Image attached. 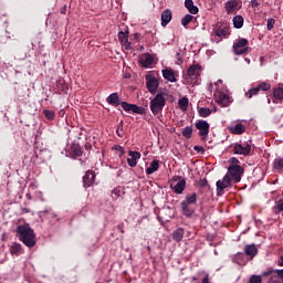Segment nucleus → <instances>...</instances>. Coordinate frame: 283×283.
<instances>
[{
  "label": "nucleus",
  "mask_w": 283,
  "mask_h": 283,
  "mask_svg": "<svg viewBox=\"0 0 283 283\" xmlns=\"http://www.w3.org/2000/svg\"><path fill=\"white\" fill-rule=\"evenodd\" d=\"M191 134H193V127L187 126L182 129L184 138H191Z\"/></svg>",
  "instance_id": "obj_36"
},
{
  "label": "nucleus",
  "mask_w": 283,
  "mask_h": 283,
  "mask_svg": "<svg viewBox=\"0 0 283 283\" xmlns=\"http://www.w3.org/2000/svg\"><path fill=\"white\" fill-rule=\"evenodd\" d=\"M232 23L237 30H240L244 25V18L242 15H235L232 19Z\"/></svg>",
  "instance_id": "obj_28"
},
{
  "label": "nucleus",
  "mask_w": 283,
  "mask_h": 283,
  "mask_svg": "<svg viewBox=\"0 0 283 283\" xmlns=\"http://www.w3.org/2000/svg\"><path fill=\"white\" fill-rule=\"evenodd\" d=\"M129 158H127V164L129 167H136L138 160H140V153L130 150L128 153Z\"/></svg>",
  "instance_id": "obj_15"
},
{
  "label": "nucleus",
  "mask_w": 283,
  "mask_h": 283,
  "mask_svg": "<svg viewBox=\"0 0 283 283\" xmlns=\"http://www.w3.org/2000/svg\"><path fill=\"white\" fill-rule=\"evenodd\" d=\"M163 76L166 81H169V83H176V73L171 69H165L163 70Z\"/></svg>",
  "instance_id": "obj_21"
},
{
  "label": "nucleus",
  "mask_w": 283,
  "mask_h": 283,
  "mask_svg": "<svg viewBox=\"0 0 283 283\" xmlns=\"http://www.w3.org/2000/svg\"><path fill=\"white\" fill-rule=\"evenodd\" d=\"M10 253H11V255H19V253H21V244H19V243L11 244Z\"/></svg>",
  "instance_id": "obj_31"
},
{
  "label": "nucleus",
  "mask_w": 283,
  "mask_h": 283,
  "mask_svg": "<svg viewBox=\"0 0 283 283\" xmlns=\"http://www.w3.org/2000/svg\"><path fill=\"white\" fill-rule=\"evenodd\" d=\"M46 218H56V213L46 211Z\"/></svg>",
  "instance_id": "obj_57"
},
{
  "label": "nucleus",
  "mask_w": 283,
  "mask_h": 283,
  "mask_svg": "<svg viewBox=\"0 0 283 283\" xmlns=\"http://www.w3.org/2000/svg\"><path fill=\"white\" fill-rule=\"evenodd\" d=\"M181 211L186 216V218H191V216L196 213V210H193L190 205L184 202H181Z\"/></svg>",
  "instance_id": "obj_24"
},
{
  "label": "nucleus",
  "mask_w": 283,
  "mask_h": 283,
  "mask_svg": "<svg viewBox=\"0 0 283 283\" xmlns=\"http://www.w3.org/2000/svg\"><path fill=\"white\" fill-rule=\"evenodd\" d=\"M193 149L195 151H198V154H205V147L202 146H195Z\"/></svg>",
  "instance_id": "obj_53"
},
{
  "label": "nucleus",
  "mask_w": 283,
  "mask_h": 283,
  "mask_svg": "<svg viewBox=\"0 0 283 283\" xmlns=\"http://www.w3.org/2000/svg\"><path fill=\"white\" fill-rule=\"evenodd\" d=\"M268 104L271 105V98H268Z\"/></svg>",
  "instance_id": "obj_63"
},
{
  "label": "nucleus",
  "mask_w": 283,
  "mask_h": 283,
  "mask_svg": "<svg viewBox=\"0 0 283 283\" xmlns=\"http://www.w3.org/2000/svg\"><path fill=\"white\" fill-rule=\"evenodd\" d=\"M115 149L117 150V156L123 157V154H125V149L123 146H115Z\"/></svg>",
  "instance_id": "obj_47"
},
{
  "label": "nucleus",
  "mask_w": 283,
  "mask_h": 283,
  "mask_svg": "<svg viewBox=\"0 0 283 283\" xmlns=\"http://www.w3.org/2000/svg\"><path fill=\"white\" fill-rule=\"evenodd\" d=\"M65 114V111H63V109H61L60 112H59V115L60 116H63Z\"/></svg>",
  "instance_id": "obj_60"
},
{
  "label": "nucleus",
  "mask_w": 283,
  "mask_h": 283,
  "mask_svg": "<svg viewBox=\"0 0 283 283\" xmlns=\"http://www.w3.org/2000/svg\"><path fill=\"white\" fill-rule=\"evenodd\" d=\"M229 187H231V176L226 175L217 181V196H223L224 189H229Z\"/></svg>",
  "instance_id": "obj_7"
},
{
  "label": "nucleus",
  "mask_w": 283,
  "mask_h": 283,
  "mask_svg": "<svg viewBox=\"0 0 283 283\" xmlns=\"http://www.w3.org/2000/svg\"><path fill=\"white\" fill-rule=\"evenodd\" d=\"M117 134H118V136H120V130L117 129Z\"/></svg>",
  "instance_id": "obj_64"
},
{
  "label": "nucleus",
  "mask_w": 283,
  "mask_h": 283,
  "mask_svg": "<svg viewBox=\"0 0 283 283\" xmlns=\"http://www.w3.org/2000/svg\"><path fill=\"white\" fill-rule=\"evenodd\" d=\"M15 232L19 235L20 242L30 249L36 244V234L30 226H18Z\"/></svg>",
  "instance_id": "obj_1"
},
{
  "label": "nucleus",
  "mask_w": 283,
  "mask_h": 283,
  "mask_svg": "<svg viewBox=\"0 0 283 283\" xmlns=\"http://www.w3.org/2000/svg\"><path fill=\"white\" fill-rule=\"evenodd\" d=\"M229 132L230 134L240 136L247 132V126H244L242 123H237L235 125L229 127Z\"/></svg>",
  "instance_id": "obj_16"
},
{
  "label": "nucleus",
  "mask_w": 283,
  "mask_h": 283,
  "mask_svg": "<svg viewBox=\"0 0 283 283\" xmlns=\"http://www.w3.org/2000/svg\"><path fill=\"white\" fill-rule=\"evenodd\" d=\"M230 167H240V160L235 157L230 158Z\"/></svg>",
  "instance_id": "obj_43"
},
{
  "label": "nucleus",
  "mask_w": 283,
  "mask_h": 283,
  "mask_svg": "<svg viewBox=\"0 0 283 283\" xmlns=\"http://www.w3.org/2000/svg\"><path fill=\"white\" fill-rule=\"evenodd\" d=\"M193 21V15L191 14H186L182 19H181V25H184V28H187V25H189V23H191Z\"/></svg>",
  "instance_id": "obj_35"
},
{
  "label": "nucleus",
  "mask_w": 283,
  "mask_h": 283,
  "mask_svg": "<svg viewBox=\"0 0 283 283\" xmlns=\"http://www.w3.org/2000/svg\"><path fill=\"white\" fill-rule=\"evenodd\" d=\"M268 283H280V279H277V275L272 274Z\"/></svg>",
  "instance_id": "obj_49"
},
{
  "label": "nucleus",
  "mask_w": 283,
  "mask_h": 283,
  "mask_svg": "<svg viewBox=\"0 0 283 283\" xmlns=\"http://www.w3.org/2000/svg\"><path fill=\"white\" fill-rule=\"evenodd\" d=\"M188 12H190V14H198L199 9L197 6L192 4V7L188 9Z\"/></svg>",
  "instance_id": "obj_50"
},
{
  "label": "nucleus",
  "mask_w": 283,
  "mask_h": 283,
  "mask_svg": "<svg viewBox=\"0 0 283 283\" xmlns=\"http://www.w3.org/2000/svg\"><path fill=\"white\" fill-rule=\"evenodd\" d=\"M244 254L249 258V260H253V258H255V255H258V247L253 243L245 245Z\"/></svg>",
  "instance_id": "obj_17"
},
{
  "label": "nucleus",
  "mask_w": 283,
  "mask_h": 283,
  "mask_svg": "<svg viewBox=\"0 0 283 283\" xmlns=\"http://www.w3.org/2000/svg\"><path fill=\"white\" fill-rule=\"evenodd\" d=\"M260 94V88L258 86L252 87L249 90V92L245 93V96L248 98H253V96H258Z\"/></svg>",
  "instance_id": "obj_32"
},
{
  "label": "nucleus",
  "mask_w": 283,
  "mask_h": 283,
  "mask_svg": "<svg viewBox=\"0 0 283 283\" xmlns=\"http://www.w3.org/2000/svg\"><path fill=\"white\" fill-rule=\"evenodd\" d=\"M120 106L124 109V112H133V114H145V107L138 106L136 104H129L127 102H122Z\"/></svg>",
  "instance_id": "obj_11"
},
{
  "label": "nucleus",
  "mask_w": 283,
  "mask_h": 283,
  "mask_svg": "<svg viewBox=\"0 0 283 283\" xmlns=\"http://www.w3.org/2000/svg\"><path fill=\"white\" fill-rule=\"evenodd\" d=\"M182 63H184L182 54L177 53V54H176V64H177V65H182Z\"/></svg>",
  "instance_id": "obj_46"
},
{
  "label": "nucleus",
  "mask_w": 283,
  "mask_h": 283,
  "mask_svg": "<svg viewBox=\"0 0 283 283\" xmlns=\"http://www.w3.org/2000/svg\"><path fill=\"white\" fill-rule=\"evenodd\" d=\"M62 85V88H60L62 92H65L67 90V85H65V80H60L57 82V87Z\"/></svg>",
  "instance_id": "obj_45"
},
{
  "label": "nucleus",
  "mask_w": 283,
  "mask_h": 283,
  "mask_svg": "<svg viewBox=\"0 0 283 283\" xmlns=\"http://www.w3.org/2000/svg\"><path fill=\"white\" fill-rule=\"evenodd\" d=\"M117 36L123 50H132V42H129V31H119Z\"/></svg>",
  "instance_id": "obj_12"
},
{
  "label": "nucleus",
  "mask_w": 283,
  "mask_h": 283,
  "mask_svg": "<svg viewBox=\"0 0 283 283\" xmlns=\"http://www.w3.org/2000/svg\"><path fill=\"white\" fill-rule=\"evenodd\" d=\"M185 7L187 10H189L191 7H193V0H185Z\"/></svg>",
  "instance_id": "obj_52"
},
{
  "label": "nucleus",
  "mask_w": 283,
  "mask_h": 283,
  "mask_svg": "<svg viewBox=\"0 0 283 283\" xmlns=\"http://www.w3.org/2000/svg\"><path fill=\"white\" fill-rule=\"evenodd\" d=\"M272 95L276 101H283V87H274Z\"/></svg>",
  "instance_id": "obj_29"
},
{
  "label": "nucleus",
  "mask_w": 283,
  "mask_h": 283,
  "mask_svg": "<svg viewBox=\"0 0 283 283\" xmlns=\"http://www.w3.org/2000/svg\"><path fill=\"white\" fill-rule=\"evenodd\" d=\"M170 187L172 189V191H175V193H182V191H185V188L187 187V180H185L184 178L177 176L174 177L170 180Z\"/></svg>",
  "instance_id": "obj_5"
},
{
  "label": "nucleus",
  "mask_w": 283,
  "mask_h": 283,
  "mask_svg": "<svg viewBox=\"0 0 283 283\" xmlns=\"http://www.w3.org/2000/svg\"><path fill=\"white\" fill-rule=\"evenodd\" d=\"M74 155L78 158V157L83 156V151H81L78 148H76L74 150Z\"/></svg>",
  "instance_id": "obj_56"
},
{
  "label": "nucleus",
  "mask_w": 283,
  "mask_h": 283,
  "mask_svg": "<svg viewBox=\"0 0 283 283\" xmlns=\"http://www.w3.org/2000/svg\"><path fill=\"white\" fill-rule=\"evenodd\" d=\"M266 28L269 31H271L273 28H275V19H273V18L268 19Z\"/></svg>",
  "instance_id": "obj_44"
},
{
  "label": "nucleus",
  "mask_w": 283,
  "mask_h": 283,
  "mask_svg": "<svg viewBox=\"0 0 283 283\" xmlns=\"http://www.w3.org/2000/svg\"><path fill=\"white\" fill-rule=\"evenodd\" d=\"M228 171L231 180L240 182L242 180V174H244V168L242 166H229Z\"/></svg>",
  "instance_id": "obj_8"
},
{
  "label": "nucleus",
  "mask_w": 283,
  "mask_h": 283,
  "mask_svg": "<svg viewBox=\"0 0 283 283\" xmlns=\"http://www.w3.org/2000/svg\"><path fill=\"white\" fill-rule=\"evenodd\" d=\"M165 105H167V98L165 97V94L158 93L150 101V111L153 112L154 116H158V114L165 109Z\"/></svg>",
  "instance_id": "obj_3"
},
{
  "label": "nucleus",
  "mask_w": 283,
  "mask_h": 283,
  "mask_svg": "<svg viewBox=\"0 0 283 283\" xmlns=\"http://www.w3.org/2000/svg\"><path fill=\"white\" fill-rule=\"evenodd\" d=\"M158 80L153 75H146V87L150 94L158 92Z\"/></svg>",
  "instance_id": "obj_13"
},
{
  "label": "nucleus",
  "mask_w": 283,
  "mask_h": 283,
  "mask_svg": "<svg viewBox=\"0 0 283 283\" xmlns=\"http://www.w3.org/2000/svg\"><path fill=\"white\" fill-rule=\"evenodd\" d=\"M179 108L181 112H187V107H189V98L182 97L178 101Z\"/></svg>",
  "instance_id": "obj_30"
},
{
  "label": "nucleus",
  "mask_w": 283,
  "mask_h": 283,
  "mask_svg": "<svg viewBox=\"0 0 283 283\" xmlns=\"http://www.w3.org/2000/svg\"><path fill=\"white\" fill-rule=\"evenodd\" d=\"M274 275H276L277 280H282L283 283V269L282 270H274Z\"/></svg>",
  "instance_id": "obj_48"
},
{
  "label": "nucleus",
  "mask_w": 283,
  "mask_h": 283,
  "mask_svg": "<svg viewBox=\"0 0 283 283\" xmlns=\"http://www.w3.org/2000/svg\"><path fill=\"white\" fill-rule=\"evenodd\" d=\"M275 209V213H281V211H283V201L279 200L274 207Z\"/></svg>",
  "instance_id": "obj_42"
},
{
  "label": "nucleus",
  "mask_w": 283,
  "mask_h": 283,
  "mask_svg": "<svg viewBox=\"0 0 283 283\" xmlns=\"http://www.w3.org/2000/svg\"><path fill=\"white\" fill-rule=\"evenodd\" d=\"M199 116H201V118H207V116H211V111L207 107H201L199 109Z\"/></svg>",
  "instance_id": "obj_37"
},
{
  "label": "nucleus",
  "mask_w": 283,
  "mask_h": 283,
  "mask_svg": "<svg viewBox=\"0 0 283 283\" xmlns=\"http://www.w3.org/2000/svg\"><path fill=\"white\" fill-rule=\"evenodd\" d=\"M256 87L259 88V92H269V90H271V83L262 82Z\"/></svg>",
  "instance_id": "obj_34"
},
{
  "label": "nucleus",
  "mask_w": 283,
  "mask_h": 283,
  "mask_svg": "<svg viewBox=\"0 0 283 283\" xmlns=\"http://www.w3.org/2000/svg\"><path fill=\"white\" fill-rule=\"evenodd\" d=\"M275 273V270H268L262 272L263 277H269V275H273Z\"/></svg>",
  "instance_id": "obj_51"
},
{
  "label": "nucleus",
  "mask_w": 283,
  "mask_h": 283,
  "mask_svg": "<svg viewBox=\"0 0 283 283\" xmlns=\"http://www.w3.org/2000/svg\"><path fill=\"white\" fill-rule=\"evenodd\" d=\"M182 238H185V229L177 228L172 232V240H175V242H182Z\"/></svg>",
  "instance_id": "obj_23"
},
{
  "label": "nucleus",
  "mask_w": 283,
  "mask_h": 283,
  "mask_svg": "<svg viewBox=\"0 0 283 283\" xmlns=\"http://www.w3.org/2000/svg\"><path fill=\"white\" fill-rule=\"evenodd\" d=\"M209 92H214L217 103L222 107L229 105V94H227V88L222 85V80H218L214 84H209Z\"/></svg>",
  "instance_id": "obj_2"
},
{
  "label": "nucleus",
  "mask_w": 283,
  "mask_h": 283,
  "mask_svg": "<svg viewBox=\"0 0 283 283\" xmlns=\"http://www.w3.org/2000/svg\"><path fill=\"white\" fill-rule=\"evenodd\" d=\"M43 114L48 120H54V116H55L54 111L44 109Z\"/></svg>",
  "instance_id": "obj_38"
},
{
  "label": "nucleus",
  "mask_w": 283,
  "mask_h": 283,
  "mask_svg": "<svg viewBox=\"0 0 283 283\" xmlns=\"http://www.w3.org/2000/svg\"><path fill=\"white\" fill-rule=\"evenodd\" d=\"M279 266H283V255L280 258V260L277 261Z\"/></svg>",
  "instance_id": "obj_59"
},
{
  "label": "nucleus",
  "mask_w": 283,
  "mask_h": 283,
  "mask_svg": "<svg viewBox=\"0 0 283 283\" xmlns=\"http://www.w3.org/2000/svg\"><path fill=\"white\" fill-rule=\"evenodd\" d=\"M106 103H108V105H113L114 107H118V105H120L123 102H120L118 93H113L106 98Z\"/></svg>",
  "instance_id": "obj_19"
},
{
  "label": "nucleus",
  "mask_w": 283,
  "mask_h": 283,
  "mask_svg": "<svg viewBox=\"0 0 283 283\" xmlns=\"http://www.w3.org/2000/svg\"><path fill=\"white\" fill-rule=\"evenodd\" d=\"M214 33H216V36H220V38L229 36V29H227V28H219V29H217L214 31Z\"/></svg>",
  "instance_id": "obj_33"
},
{
  "label": "nucleus",
  "mask_w": 283,
  "mask_h": 283,
  "mask_svg": "<svg viewBox=\"0 0 283 283\" xmlns=\"http://www.w3.org/2000/svg\"><path fill=\"white\" fill-rule=\"evenodd\" d=\"M274 169H283V158H276L274 160Z\"/></svg>",
  "instance_id": "obj_40"
},
{
  "label": "nucleus",
  "mask_w": 283,
  "mask_h": 283,
  "mask_svg": "<svg viewBox=\"0 0 283 283\" xmlns=\"http://www.w3.org/2000/svg\"><path fill=\"white\" fill-rule=\"evenodd\" d=\"M248 283H262V276L260 275H251Z\"/></svg>",
  "instance_id": "obj_39"
},
{
  "label": "nucleus",
  "mask_w": 283,
  "mask_h": 283,
  "mask_svg": "<svg viewBox=\"0 0 283 283\" xmlns=\"http://www.w3.org/2000/svg\"><path fill=\"white\" fill-rule=\"evenodd\" d=\"M120 196H123V190L120 188H115L113 191H112V197L113 198H120Z\"/></svg>",
  "instance_id": "obj_41"
},
{
  "label": "nucleus",
  "mask_w": 283,
  "mask_h": 283,
  "mask_svg": "<svg viewBox=\"0 0 283 283\" xmlns=\"http://www.w3.org/2000/svg\"><path fill=\"white\" fill-rule=\"evenodd\" d=\"M181 202H184V203H186V205H196L197 202H198V195L196 193V192H192V193H190V195H187L186 196V198H185V200L184 201H181Z\"/></svg>",
  "instance_id": "obj_27"
},
{
  "label": "nucleus",
  "mask_w": 283,
  "mask_h": 283,
  "mask_svg": "<svg viewBox=\"0 0 283 283\" xmlns=\"http://www.w3.org/2000/svg\"><path fill=\"white\" fill-rule=\"evenodd\" d=\"M241 8H242V1L240 0H229L226 3V11L228 12V14H233L235 10H240Z\"/></svg>",
  "instance_id": "obj_14"
},
{
  "label": "nucleus",
  "mask_w": 283,
  "mask_h": 283,
  "mask_svg": "<svg viewBox=\"0 0 283 283\" xmlns=\"http://www.w3.org/2000/svg\"><path fill=\"white\" fill-rule=\"evenodd\" d=\"M200 72H202V65L192 64L189 66L186 76L190 81H198V77L200 76Z\"/></svg>",
  "instance_id": "obj_9"
},
{
  "label": "nucleus",
  "mask_w": 283,
  "mask_h": 283,
  "mask_svg": "<svg viewBox=\"0 0 283 283\" xmlns=\"http://www.w3.org/2000/svg\"><path fill=\"white\" fill-rule=\"evenodd\" d=\"M207 185H209V181H207V179H201L199 181V187H207Z\"/></svg>",
  "instance_id": "obj_54"
},
{
  "label": "nucleus",
  "mask_w": 283,
  "mask_h": 283,
  "mask_svg": "<svg viewBox=\"0 0 283 283\" xmlns=\"http://www.w3.org/2000/svg\"><path fill=\"white\" fill-rule=\"evenodd\" d=\"M233 154L237 156H249L251 154V144L243 142L241 144H233Z\"/></svg>",
  "instance_id": "obj_6"
},
{
  "label": "nucleus",
  "mask_w": 283,
  "mask_h": 283,
  "mask_svg": "<svg viewBox=\"0 0 283 283\" xmlns=\"http://www.w3.org/2000/svg\"><path fill=\"white\" fill-rule=\"evenodd\" d=\"M62 14H65V7L61 10Z\"/></svg>",
  "instance_id": "obj_61"
},
{
  "label": "nucleus",
  "mask_w": 283,
  "mask_h": 283,
  "mask_svg": "<svg viewBox=\"0 0 283 283\" xmlns=\"http://www.w3.org/2000/svg\"><path fill=\"white\" fill-rule=\"evenodd\" d=\"M232 51L237 56L249 52V40L241 38L237 39L232 45Z\"/></svg>",
  "instance_id": "obj_4"
},
{
  "label": "nucleus",
  "mask_w": 283,
  "mask_h": 283,
  "mask_svg": "<svg viewBox=\"0 0 283 283\" xmlns=\"http://www.w3.org/2000/svg\"><path fill=\"white\" fill-rule=\"evenodd\" d=\"M232 262H235V263L239 264L240 266H244L248 261H247L245 258H244V253L238 252V253L233 256Z\"/></svg>",
  "instance_id": "obj_25"
},
{
  "label": "nucleus",
  "mask_w": 283,
  "mask_h": 283,
  "mask_svg": "<svg viewBox=\"0 0 283 283\" xmlns=\"http://www.w3.org/2000/svg\"><path fill=\"white\" fill-rule=\"evenodd\" d=\"M171 22V10L166 9L161 13V25L163 28H166Z\"/></svg>",
  "instance_id": "obj_22"
},
{
  "label": "nucleus",
  "mask_w": 283,
  "mask_h": 283,
  "mask_svg": "<svg viewBox=\"0 0 283 283\" xmlns=\"http://www.w3.org/2000/svg\"><path fill=\"white\" fill-rule=\"evenodd\" d=\"M251 6L252 8H258V6H260V2H258V0H252Z\"/></svg>",
  "instance_id": "obj_58"
},
{
  "label": "nucleus",
  "mask_w": 283,
  "mask_h": 283,
  "mask_svg": "<svg viewBox=\"0 0 283 283\" xmlns=\"http://www.w3.org/2000/svg\"><path fill=\"white\" fill-rule=\"evenodd\" d=\"M134 39H138V33H135V34H134Z\"/></svg>",
  "instance_id": "obj_62"
},
{
  "label": "nucleus",
  "mask_w": 283,
  "mask_h": 283,
  "mask_svg": "<svg viewBox=\"0 0 283 283\" xmlns=\"http://www.w3.org/2000/svg\"><path fill=\"white\" fill-rule=\"evenodd\" d=\"M160 169V161L155 159L150 163L149 167L146 168L147 176H151V174H156Z\"/></svg>",
  "instance_id": "obj_20"
},
{
  "label": "nucleus",
  "mask_w": 283,
  "mask_h": 283,
  "mask_svg": "<svg viewBox=\"0 0 283 283\" xmlns=\"http://www.w3.org/2000/svg\"><path fill=\"white\" fill-rule=\"evenodd\" d=\"M201 283H211V280L209 279V274H206L202 279Z\"/></svg>",
  "instance_id": "obj_55"
},
{
  "label": "nucleus",
  "mask_w": 283,
  "mask_h": 283,
  "mask_svg": "<svg viewBox=\"0 0 283 283\" xmlns=\"http://www.w3.org/2000/svg\"><path fill=\"white\" fill-rule=\"evenodd\" d=\"M196 128L199 129V136L201 137V140H207V137L209 136V124L207 120H198L196 123Z\"/></svg>",
  "instance_id": "obj_10"
},
{
  "label": "nucleus",
  "mask_w": 283,
  "mask_h": 283,
  "mask_svg": "<svg viewBox=\"0 0 283 283\" xmlns=\"http://www.w3.org/2000/svg\"><path fill=\"white\" fill-rule=\"evenodd\" d=\"M151 63H154V57L151 56V54L147 53L142 56L140 64L143 65V67H149Z\"/></svg>",
  "instance_id": "obj_26"
},
{
  "label": "nucleus",
  "mask_w": 283,
  "mask_h": 283,
  "mask_svg": "<svg viewBox=\"0 0 283 283\" xmlns=\"http://www.w3.org/2000/svg\"><path fill=\"white\" fill-rule=\"evenodd\" d=\"M96 179V174L92 170H87L85 176L83 177L84 187H92L94 185V180Z\"/></svg>",
  "instance_id": "obj_18"
}]
</instances>
